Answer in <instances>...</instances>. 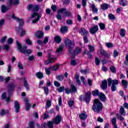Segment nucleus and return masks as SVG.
<instances>
[{
  "mask_svg": "<svg viewBox=\"0 0 128 128\" xmlns=\"http://www.w3.org/2000/svg\"><path fill=\"white\" fill-rule=\"evenodd\" d=\"M92 110L98 114L102 110V104L100 100L98 99H94V103L92 106Z\"/></svg>",
  "mask_w": 128,
  "mask_h": 128,
  "instance_id": "f257e3e1",
  "label": "nucleus"
},
{
  "mask_svg": "<svg viewBox=\"0 0 128 128\" xmlns=\"http://www.w3.org/2000/svg\"><path fill=\"white\" fill-rule=\"evenodd\" d=\"M16 45L18 50L22 52V54H32V50H26L28 48L26 46L24 45L22 48V44L18 40L16 41Z\"/></svg>",
  "mask_w": 128,
  "mask_h": 128,
  "instance_id": "f03ea898",
  "label": "nucleus"
},
{
  "mask_svg": "<svg viewBox=\"0 0 128 128\" xmlns=\"http://www.w3.org/2000/svg\"><path fill=\"white\" fill-rule=\"evenodd\" d=\"M108 86H110L112 84V86H111V90H112V92H116V86H118V80H112V78H108Z\"/></svg>",
  "mask_w": 128,
  "mask_h": 128,
  "instance_id": "7ed1b4c3",
  "label": "nucleus"
},
{
  "mask_svg": "<svg viewBox=\"0 0 128 128\" xmlns=\"http://www.w3.org/2000/svg\"><path fill=\"white\" fill-rule=\"evenodd\" d=\"M65 46L68 49L69 54H72V48H74V42H72L70 40L67 39L65 40Z\"/></svg>",
  "mask_w": 128,
  "mask_h": 128,
  "instance_id": "20e7f679",
  "label": "nucleus"
},
{
  "mask_svg": "<svg viewBox=\"0 0 128 128\" xmlns=\"http://www.w3.org/2000/svg\"><path fill=\"white\" fill-rule=\"evenodd\" d=\"M56 58H54L50 53L48 54V59L44 62V64L48 66L54 62Z\"/></svg>",
  "mask_w": 128,
  "mask_h": 128,
  "instance_id": "39448f33",
  "label": "nucleus"
},
{
  "mask_svg": "<svg viewBox=\"0 0 128 128\" xmlns=\"http://www.w3.org/2000/svg\"><path fill=\"white\" fill-rule=\"evenodd\" d=\"M12 20H14L16 22H19V26H18V28H22V26H24V19L21 18L20 19L18 18H16V16H14V14H12Z\"/></svg>",
  "mask_w": 128,
  "mask_h": 128,
  "instance_id": "423d86ee",
  "label": "nucleus"
},
{
  "mask_svg": "<svg viewBox=\"0 0 128 128\" xmlns=\"http://www.w3.org/2000/svg\"><path fill=\"white\" fill-rule=\"evenodd\" d=\"M36 18L34 19L32 21V24H36V22H38V20H40V18H42V15H40L38 13V12H34L32 15L31 18H36Z\"/></svg>",
  "mask_w": 128,
  "mask_h": 128,
  "instance_id": "0eeeda50",
  "label": "nucleus"
},
{
  "mask_svg": "<svg viewBox=\"0 0 128 128\" xmlns=\"http://www.w3.org/2000/svg\"><path fill=\"white\" fill-rule=\"evenodd\" d=\"M54 122L52 121H48L47 124L46 122L43 123L42 128H46L47 126V128H54Z\"/></svg>",
  "mask_w": 128,
  "mask_h": 128,
  "instance_id": "6e6552de",
  "label": "nucleus"
},
{
  "mask_svg": "<svg viewBox=\"0 0 128 128\" xmlns=\"http://www.w3.org/2000/svg\"><path fill=\"white\" fill-rule=\"evenodd\" d=\"M90 96H92V93L90 92L86 94L85 97L84 98V100H85L86 104H88L90 101Z\"/></svg>",
  "mask_w": 128,
  "mask_h": 128,
  "instance_id": "1a4fd4ad",
  "label": "nucleus"
},
{
  "mask_svg": "<svg viewBox=\"0 0 128 128\" xmlns=\"http://www.w3.org/2000/svg\"><path fill=\"white\" fill-rule=\"evenodd\" d=\"M14 90V84H9L8 85V92H9L10 96H12V92Z\"/></svg>",
  "mask_w": 128,
  "mask_h": 128,
  "instance_id": "9d476101",
  "label": "nucleus"
},
{
  "mask_svg": "<svg viewBox=\"0 0 128 128\" xmlns=\"http://www.w3.org/2000/svg\"><path fill=\"white\" fill-rule=\"evenodd\" d=\"M20 4V0H15L12 2V0H8V6H12V4L14 6H18Z\"/></svg>",
  "mask_w": 128,
  "mask_h": 128,
  "instance_id": "9b49d317",
  "label": "nucleus"
},
{
  "mask_svg": "<svg viewBox=\"0 0 128 128\" xmlns=\"http://www.w3.org/2000/svg\"><path fill=\"white\" fill-rule=\"evenodd\" d=\"M14 108L15 109L16 112H19L20 108V103L17 100H16L14 101Z\"/></svg>",
  "mask_w": 128,
  "mask_h": 128,
  "instance_id": "f8f14e48",
  "label": "nucleus"
},
{
  "mask_svg": "<svg viewBox=\"0 0 128 128\" xmlns=\"http://www.w3.org/2000/svg\"><path fill=\"white\" fill-rule=\"evenodd\" d=\"M100 88L104 90H106L108 88V81L106 80H105L102 82Z\"/></svg>",
  "mask_w": 128,
  "mask_h": 128,
  "instance_id": "ddd939ff",
  "label": "nucleus"
},
{
  "mask_svg": "<svg viewBox=\"0 0 128 128\" xmlns=\"http://www.w3.org/2000/svg\"><path fill=\"white\" fill-rule=\"evenodd\" d=\"M98 30V26H94L90 29V32L92 34H94Z\"/></svg>",
  "mask_w": 128,
  "mask_h": 128,
  "instance_id": "4468645a",
  "label": "nucleus"
},
{
  "mask_svg": "<svg viewBox=\"0 0 128 128\" xmlns=\"http://www.w3.org/2000/svg\"><path fill=\"white\" fill-rule=\"evenodd\" d=\"M62 122V116L60 115L56 116L54 122L55 124H58Z\"/></svg>",
  "mask_w": 128,
  "mask_h": 128,
  "instance_id": "2eb2a0df",
  "label": "nucleus"
},
{
  "mask_svg": "<svg viewBox=\"0 0 128 128\" xmlns=\"http://www.w3.org/2000/svg\"><path fill=\"white\" fill-rule=\"evenodd\" d=\"M16 32H19L21 36H26V32L22 28L16 29Z\"/></svg>",
  "mask_w": 128,
  "mask_h": 128,
  "instance_id": "dca6fc26",
  "label": "nucleus"
},
{
  "mask_svg": "<svg viewBox=\"0 0 128 128\" xmlns=\"http://www.w3.org/2000/svg\"><path fill=\"white\" fill-rule=\"evenodd\" d=\"M100 54L106 58H108L110 56V54L106 52L104 50L101 49L100 50Z\"/></svg>",
  "mask_w": 128,
  "mask_h": 128,
  "instance_id": "f3484780",
  "label": "nucleus"
},
{
  "mask_svg": "<svg viewBox=\"0 0 128 128\" xmlns=\"http://www.w3.org/2000/svg\"><path fill=\"white\" fill-rule=\"evenodd\" d=\"M98 96L100 100L102 102H104V100H106V94H104L102 92H100Z\"/></svg>",
  "mask_w": 128,
  "mask_h": 128,
  "instance_id": "a211bd4d",
  "label": "nucleus"
},
{
  "mask_svg": "<svg viewBox=\"0 0 128 128\" xmlns=\"http://www.w3.org/2000/svg\"><path fill=\"white\" fill-rule=\"evenodd\" d=\"M100 8L101 10H106L108 8H110V6L108 4L104 3L100 5Z\"/></svg>",
  "mask_w": 128,
  "mask_h": 128,
  "instance_id": "6ab92c4d",
  "label": "nucleus"
},
{
  "mask_svg": "<svg viewBox=\"0 0 128 128\" xmlns=\"http://www.w3.org/2000/svg\"><path fill=\"white\" fill-rule=\"evenodd\" d=\"M36 36L38 38H44V32L42 31H38L36 32Z\"/></svg>",
  "mask_w": 128,
  "mask_h": 128,
  "instance_id": "aec40b11",
  "label": "nucleus"
},
{
  "mask_svg": "<svg viewBox=\"0 0 128 128\" xmlns=\"http://www.w3.org/2000/svg\"><path fill=\"white\" fill-rule=\"evenodd\" d=\"M60 64H56V66H50V70L56 72L58 68H60Z\"/></svg>",
  "mask_w": 128,
  "mask_h": 128,
  "instance_id": "412c9836",
  "label": "nucleus"
},
{
  "mask_svg": "<svg viewBox=\"0 0 128 128\" xmlns=\"http://www.w3.org/2000/svg\"><path fill=\"white\" fill-rule=\"evenodd\" d=\"M79 32L80 34H82V36H84V34H88V32L84 28H81Z\"/></svg>",
  "mask_w": 128,
  "mask_h": 128,
  "instance_id": "4be33fe9",
  "label": "nucleus"
},
{
  "mask_svg": "<svg viewBox=\"0 0 128 128\" xmlns=\"http://www.w3.org/2000/svg\"><path fill=\"white\" fill-rule=\"evenodd\" d=\"M80 120H86L88 118V115L86 114V112L84 111L83 113H82L79 115Z\"/></svg>",
  "mask_w": 128,
  "mask_h": 128,
  "instance_id": "5701e85b",
  "label": "nucleus"
},
{
  "mask_svg": "<svg viewBox=\"0 0 128 128\" xmlns=\"http://www.w3.org/2000/svg\"><path fill=\"white\" fill-rule=\"evenodd\" d=\"M54 42L56 44H60L62 42V38L60 36H56L54 38Z\"/></svg>",
  "mask_w": 128,
  "mask_h": 128,
  "instance_id": "b1692460",
  "label": "nucleus"
},
{
  "mask_svg": "<svg viewBox=\"0 0 128 128\" xmlns=\"http://www.w3.org/2000/svg\"><path fill=\"white\" fill-rule=\"evenodd\" d=\"M62 50H64V46H60L56 50V54L58 56L62 52Z\"/></svg>",
  "mask_w": 128,
  "mask_h": 128,
  "instance_id": "393cba45",
  "label": "nucleus"
},
{
  "mask_svg": "<svg viewBox=\"0 0 128 128\" xmlns=\"http://www.w3.org/2000/svg\"><path fill=\"white\" fill-rule=\"evenodd\" d=\"M1 10L3 14H4V12H8V8L6 6H4V4H3L2 6Z\"/></svg>",
  "mask_w": 128,
  "mask_h": 128,
  "instance_id": "a878e982",
  "label": "nucleus"
},
{
  "mask_svg": "<svg viewBox=\"0 0 128 128\" xmlns=\"http://www.w3.org/2000/svg\"><path fill=\"white\" fill-rule=\"evenodd\" d=\"M90 8L92 10V12L94 14H98V8H96V6L94 4H91Z\"/></svg>",
  "mask_w": 128,
  "mask_h": 128,
  "instance_id": "bb28decb",
  "label": "nucleus"
},
{
  "mask_svg": "<svg viewBox=\"0 0 128 128\" xmlns=\"http://www.w3.org/2000/svg\"><path fill=\"white\" fill-rule=\"evenodd\" d=\"M82 52V49L80 48H76L74 52V56L76 54H80Z\"/></svg>",
  "mask_w": 128,
  "mask_h": 128,
  "instance_id": "cd10ccee",
  "label": "nucleus"
},
{
  "mask_svg": "<svg viewBox=\"0 0 128 128\" xmlns=\"http://www.w3.org/2000/svg\"><path fill=\"white\" fill-rule=\"evenodd\" d=\"M68 26H64L61 28L60 32H62V34H66V32H68Z\"/></svg>",
  "mask_w": 128,
  "mask_h": 128,
  "instance_id": "c85d7f7f",
  "label": "nucleus"
},
{
  "mask_svg": "<svg viewBox=\"0 0 128 128\" xmlns=\"http://www.w3.org/2000/svg\"><path fill=\"white\" fill-rule=\"evenodd\" d=\"M119 4L120 6H126L127 4L126 0H121L120 1Z\"/></svg>",
  "mask_w": 128,
  "mask_h": 128,
  "instance_id": "c756f323",
  "label": "nucleus"
},
{
  "mask_svg": "<svg viewBox=\"0 0 128 128\" xmlns=\"http://www.w3.org/2000/svg\"><path fill=\"white\" fill-rule=\"evenodd\" d=\"M70 88H71L72 92H74V94L76 93V92L78 90V89H77L76 87V86H74L72 84H71Z\"/></svg>",
  "mask_w": 128,
  "mask_h": 128,
  "instance_id": "7c9ffc66",
  "label": "nucleus"
},
{
  "mask_svg": "<svg viewBox=\"0 0 128 128\" xmlns=\"http://www.w3.org/2000/svg\"><path fill=\"white\" fill-rule=\"evenodd\" d=\"M36 76L38 78H44V74L41 72H38L36 74Z\"/></svg>",
  "mask_w": 128,
  "mask_h": 128,
  "instance_id": "2f4dec72",
  "label": "nucleus"
},
{
  "mask_svg": "<svg viewBox=\"0 0 128 128\" xmlns=\"http://www.w3.org/2000/svg\"><path fill=\"white\" fill-rule=\"evenodd\" d=\"M121 82H122L123 86H124V88H128V81H126L125 80H122L121 81Z\"/></svg>",
  "mask_w": 128,
  "mask_h": 128,
  "instance_id": "473e14b6",
  "label": "nucleus"
},
{
  "mask_svg": "<svg viewBox=\"0 0 128 128\" xmlns=\"http://www.w3.org/2000/svg\"><path fill=\"white\" fill-rule=\"evenodd\" d=\"M120 36L122 38L126 36V30L122 28L120 30Z\"/></svg>",
  "mask_w": 128,
  "mask_h": 128,
  "instance_id": "72a5a7b5",
  "label": "nucleus"
},
{
  "mask_svg": "<svg viewBox=\"0 0 128 128\" xmlns=\"http://www.w3.org/2000/svg\"><path fill=\"white\" fill-rule=\"evenodd\" d=\"M100 92L98 91V90H96L94 91H92V96H98V95L100 94Z\"/></svg>",
  "mask_w": 128,
  "mask_h": 128,
  "instance_id": "f704fd0d",
  "label": "nucleus"
},
{
  "mask_svg": "<svg viewBox=\"0 0 128 128\" xmlns=\"http://www.w3.org/2000/svg\"><path fill=\"white\" fill-rule=\"evenodd\" d=\"M75 78L76 80V82H77V84L80 86V76H78V74H76L75 75Z\"/></svg>",
  "mask_w": 128,
  "mask_h": 128,
  "instance_id": "c9c22d12",
  "label": "nucleus"
},
{
  "mask_svg": "<svg viewBox=\"0 0 128 128\" xmlns=\"http://www.w3.org/2000/svg\"><path fill=\"white\" fill-rule=\"evenodd\" d=\"M110 70L112 72V74H116V68L114 66H112L110 67Z\"/></svg>",
  "mask_w": 128,
  "mask_h": 128,
  "instance_id": "e433bc0d",
  "label": "nucleus"
},
{
  "mask_svg": "<svg viewBox=\"0 0 128 128\" xmlns=\"http://www.w3.org/2000/svg\"><path fill=\"white\" fill-rule=\"evenodd\" d=\"M120 114H122V116H126V112H124V108H120Z\"/></svg>",
  "mask_w": 128,
  "mask_h": 128,
  "instance_id": "4c0bfd02",
  "label": "nucleus"
},
{
  "mask_svg": "<svg viewBox=\"0 0 128 128\" xmlns=\"http://www.w3.org/2000/svg\"><path fill=\"white\" fill-rule=\"evenodd\" d=\"M89 52H94V47L92 46L88 45Z\"/></svg>",
  "mask_w": 128,
  "mask_h": 128,
  "instance_id": "58836bf2",
  "label": "nucleus"
},
{
  "mask_svg": "<svg viewBox=\"0 0 128 128\" xmlns=\"http://www.w3.org/2000/svg\"><path fill=\"white\" fill-rule=\"evenodd\" d=\"M108 18L109 20H116V16L112 14H108Z\"/></svg>",
  "mask_w": 128,
  "mask_h": 128,
  "instance_id": "ea45409f",
  "label": "nucleus"
},
{
  "mask_svg": "<svg viewBox=\"0 0 128 128\" xmlns=\"http://www.w3.org/2000/svg\"><path fill=\"white\" fill-rule=\"evenodd\" d=\"M56 78L58 80H60V82H62V80H64V76H62V74L57 76H56Z\"/></svg>",
  "mask_w": 128,
  "mask_h": 128,
  "instance_id": "a19ab883",
  "label": "nucleus"
},
{
  "mask_svg": "<svg viewBox=\"0 0 128 128\" xmlns=\"http://www.w3.org/2000/svg\"><path fill=\"white\" fill-rule=\"evenodd\" d=\"M24 86H25L26 88L28 90H30V87L28 86V82L26 80H24Z\"/></svg>",
  "mask_w": 128,
  "mask_h": 128,
  "instance_id": "79ce46f5",
  "label": "nucleus"
},
{
  "mask_svg": "<svg viewBox=\"0 0 128 128\" xmlns=\"http://www.w3.org/2000/svg\"><path fill=\"white\" fill-rule=\"evenodd\" d=\"M106 46L109 48H114V44L110 42H106Z\"/></svg>",
  "mask_w": 128,
  "mask_h": 128,
  "instance_id": "37998d69",
  "label": "nucleus"
},
{
  "mask_svg": "<svg viewBox=\"0 0 128 128\" xmlns=\"http://www.w3.org/2000/svg\"><path fill=\"white\" fill-rule=\"evenodd\" d=\"M6 38H7L6 36H4L3 37H2L0 40V42L1 44H4V42H5L6 40Z\"/></svg>",
  "mask_w": 128,
  "mask_h": 128,
  "instance_id": "c03bdc74",
  "label": "nucleus"
},
{
  "mask_svg": "<svg viewBox=\"0 0 128 128\" xmlns=\"http://www.w3.org/2000/svg\"><path fill=\"white\" fill-rule=\"evenodd\" d=\"M46 108H50L52 106V102L50 100H48L46 102Z\"/></svg>",
  "mask_w": 128,
  "mask_h": 128,
  "instance_id": "a18cd8bd",
  "label": "nucleus"
},
{
  "mask_svg": "<svg viewBox=\"0 0 128 128\" xmlns=\"http://www.w3.org/2000/svg\"><path fill=\"white\" fill-rule=\"evenodd\" d=\"M95 64L96 66H100V60L98 58V57H96L95 58Z\"/></svg>",
  "mask_w": 128,
  "mask_h": 128,
  "instance_id": "49530a36",
  "label": "nucleus"
},
{
  "mask_svg": "<svg viewBox=\"0 0 128 128\" xmlns=\"http://www.w3.org/2000/svg\"><path fill=\"white\" fill-rule=\"evenodd\" d=\"M118 118L119 120H120L121 122H124V118L122 117V116L120 115L119 114H117Z\"/></svg>",
  "mask_w": 128,
  "mask_h": 128,
  "instance_id": "de8ad7c7",
  "label": "nucleus"
},
{
  "mask_svg": "<svg viewBox=\"0 0 128 128\" xmlns=\"http://www.w3.org/2000/svg\"><path fill=\"white\" fill-rule=\"evenodd\" d=\"M65 92L67 94H70V92H72V89H70L68 88H65Z\"/></svg>",
  "mask_w": 128,
  "mask_h": 128,
  "instance_id": "09e8293b",
  "label": "nucleus"
},
{
  "mask_svg": "<svg viewBox=\"0 0 128 128\" xmlns=\"http://www.w3.org/2000/svg\"><path fill=\"white\" fill-rule=\"evenodd\" d=\"M99 26L101 30H104L106 28V25L104 23H100Z\"/></svg>",
  "mask_w": 128,
  "mask_h": 128,
  "instance_id": "8fccbe9b",
  "label": "nucleus"
},
{
  "mask_svg": "<svg viewBox=\"0 0 128 128\" xmlns=\"http://www.w3.org/2000/svg\"><path fill=\"white\" fill-rule=\"evenodd\" d=\"M51 8L52 10L54 12L56 11V10H58V7H56V5H52L51 6Z\"/></svg>",
  "mask_w": 128,
  "mask_h": 128,
  "instance_id": "3c124183",
  "label": "nucleus"
},
{
  "mask_svg": "<svg viewBox=\"0 0 128 128\" xmlns=\"http://www.w3.org/2000/svg\"><path fill=\"white\" fill-rule=\"evenodd\" d=\"M39 10V7L38 6H33V12H38Z\"/></svg>",
  "mask_w": 128,
  "mask_h": 128,
  "instance_id": "603ef678",
  "label": "nucleus"
},
{
  "mask_svg": "<svg viewBox=\"0 0 128 128\" xmlns=\"http://www.w3.org/2000/svg\"><path fill=\"white\" fill-rule=\"evenodd\" d=\"M6 114V110H1L0 111V114L1 116H4V114Z\"/></svg>",
  "mask_w": 128,
  "mask_h": 128,
  "instance_id": "864d4df0",
  "label": "nucleus"
},
{
  "mask_svg": "<svg viewBox=\"0 0 128 128\" xmlns=\"http://www.w3.org/2000/svg\"><path fill=\"white\" fill-rule=\"evenodd\" d=\"M68 104L70 108H72L74 104V100H70V101H69L68 102Z\"/></svg>",
  "mask_w": 128,
  "mask_h": 128,
  "instance_id": "5fc2aeb1",
  "label": "nucleus"
},
{
  "mask_svg": "<svg viewBox=\"0 0 128 128\" xmlns=\"http://www.w3.org/2000/svg\"><path fill=\"white\" fill-rule=\"evenodd\" d=\"M58 90L59 92H62L64 91V86H61L58 89Z\"/></svg>",
  "mask_w": 128,
  "mask_h": 128,
  "instance_id": "6e6d98bb",
  "label": "nucleus"
},
{
  "mask_svg": "<svg viewBox=\"0 0 128 128\" xmlns=\"http://www.w3.org/2000/svg\"><path fill=\"white\" fill-rule=\"evenodd\" d=\"M45 70L46 74L48 76L50 74V68H46Z\"/></svg>",
  "mask_w": 128,
  "mask_h": 128,
  "instance_id": "4d7b16f0",
  "label": "nucleus"
},
{
  "mask_svg": "<svg viewBox=\"0 0 128 128\" xmlns=\"http://www.w3.org/2000/svg\"><path fill=\"white\" fill-rule=\"evenodd\" d=\"M18 67L20 70H24V67L22 66V62H18Z\"/></svg>",
  "mask_w": 128,
  "mask_h": 128,
  "instance_id": "13d9d810",
  "label": "nucleus"
},
{
  "mask_svg": "<svg viewBox=\"0 0 128 128\" xmlns=\"http://www.w3.org/2000/svg\"><path fill=\"white\" fill-rule=\"evenodd\" d=\"M87 56L90 60H92V53L90 52V51L87 52Z\"/></svg>",
  "mask_w": 128,
  "mask_h": 128,
  "instance_id": "bf43d9fd",
  "label": "nucleus"
},
{
  "mask_svg": "<svg viewBox=\"0 0 128 128\" xmlns=\"http://www.w3.org/2000/svg\"><path fill=\"white\" fill-rule=\"evenodd\" d=\"M34 122H29V126L30 128H34Z\"/></svg>",
  "mask_w": 128,
  "mask_h": 128,
  "instance_id": "052dcab7",
  "label": "nucleus"
},
{
  "mask_svg": "<svg viewBox=\"0 0 128 128\" xmlns=\"http://www.w3.org/2000/svg\"><path fill=\"white\" fill-rule=\"evenodd\" d=\"M70 64L71 66H76V61L74 60H72L70 62Z\"/></svg>",
  "mask_w": 128,
  "mask_h": 128,
  "instance_id": "680f3d73",
  "label": "nucleus"
},
{
  "mask_svg": "<svg viewBox=\"0 0 128 128\" xmlns=\"http://www.w3.org/2000/svg\"><path fill=\"white\" fill-rule=\"evenodd\" d=\"M3 50H8L10 49V45H4L2 48Z\"/></svg>",
  "mask_w": 128,
  "mask_h": 128,
  "instance_id": "e2e57ef3",
  "label": "nucleus"
},
{
  "mask_svg": "<svg viewBox=\"0 0 128 128\" xmlns=\"http://www.w3.org/2000/svg\"><path fill=\"white\" fill-rule=\"evenodd\" d=\"M65 16H72V12L70 11H66Z\"/></svg>",
  "mask_w": 128,
  "mask_h": 128,
  "instance_id": "0e129e2a",
  "label": "nucleus"
},
{
  "mask_svg": "<svg viewBox=\"0 0 128 128\" xmlns=\"http://www.w3.org/2000/svg\"><path fill=\"white\" fill-rule=\"evenodd\" d=\"M26 110L27 112L30 110V104H26Z\"/></svg>",
  "mask_w": 128,
  "mask_h": 128,
  "instance_id": "69168bd1",
  "label": "nucleus"
},
{
  "mask_svg": "<svg viewBox=\"0 0 128 128\" xmlns=\"http://www.w3.org/2000/svg\"><path fill=\"white\" fill-rule=\"evenodd\" d=\"M66 11V8H63L62 9H60L58 12V14H62V12H64Z\"/></svg>",
  "mask_w": 128,
  "mask_h": 128,
  "instance_id": "338daca9",
  "label": "nucleus"
},
{
  "mask_svg": "<svg viewBox=\"0 0 128 128\" xmlns=\"http://www.w3.org/2000/svg\"><path fill=\"white\" fill-rule=\"evenodd\" d=\"M8 42L10 44H12V42H14V39H12V38H8Z\"/></svg>",
  "mask_w": 128,
  "mask_h": 128,
  "instance_id": "774afa93",
  "label": "nucleus"
}]
</instances>
